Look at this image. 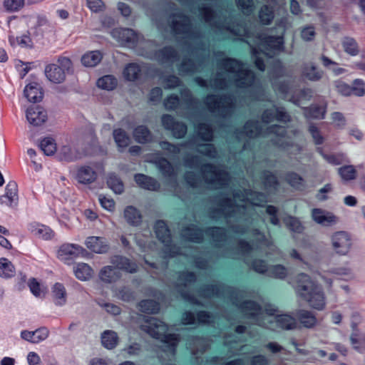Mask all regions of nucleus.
<instances>
[{
    "label": "nucleus",
    "mask_w": 365,
    "mask_h": 365,
    "mask_svg": "<svg viewBox=\"0 0 365 365\" xmlns=\"http://www.w3.org/2000/svg\"><path fill=\"white\" fill-rule=\"evenodd\" d=\"M241 309L245 314L249 316H257V324L259 326L274 329L277 327L284 329H294L298 327L296 319L289 314L277 315L272 317L274 312L267 311L266 313H261L260 307L254 302H245Z\"/></svg>",
    "instance_id": "obj_1"
},
{
    "label": "nucleus",
    "mask_w": 365,
    "mask_h": 365,
    "mask_svg": "<svg viewBox=\"0 0 365 365\" xmlns=\"http://www.w3.org/2000/svg\"><path fill=\"white\" fill-rule=\"evenodd\" d=\"M297 295L312 309L322 310L325 306V296L322 287L304 274L297 277Z\"/></svg>",
    "instance_id": "obj_2"
},
{
    "label": "nucleus",
    "mask_w": 365,
    "mask_h": 365,
    "mask_svg": "<svg viewBox=\"0 0 365 365\" xmlns=\"http://www.w3.org/2000/svg\"><path fill=\"white\" fill-rule=\"evenodd\" d=\"M142 329L153 338L159 339L168 344L173 349L178 342L175 334H167L168 327L161 321L155 318H150L141 325Z\"/></svg>",
    "instance_id": "obj_3"
},
{
    "label": "nucleus",
    "mask_w": 365,
    "mask_h": 365,
    "mask_svg": "<svg viewBox=\"0 0 365 365\" xmlns=\"http://www.w3.org/2000/svg\"><path fill=\"white\" fill-rule=\"evenodd\" d=\"M234 201L236 205H234L230 200L225 202L223 205L225 212L230 213V209H232V212L239 211L241 207H247L248 204L259 206L265 202V197L258 192H249L246 193L245 197L239 194L235 195Z\"/></svg>",
    "instance_id": "obj_4"
},
{
    "label": "nucleus",
    "mask_w": 365,
    "mask_h": 365,
    "mask_svg": "<svg viewBox=\"0 0 365 365\" xmlns=\"http://www.w3.org/2000/svg\"><path fill=\"white\" fill-rule=\"evenodd\" d=\"M208 109L213 113L225 116L232 111V101L227 97L208 96L206 98Z\"/></svg>",
    "instance_id": "obj_5"
},
{
    "label": "nucleus",
    "mask_w": 365,
    "mask_h": 365,
    "mask_svg": "<svg viewBox=\"0 0 365 365\" xmlns=\"http://www.w3.org/2000/svg\"><path fill=\"white\" fill-rule=\"evenodd\" d=\"M203 174L206 181L215 188L226 185L229 180L228 174L225 171L210 165L205 166Z\"/></svg>",
    "instance_id": "obj_6"
},
{
    "label": "nucleus",
    "mask_w": 365,
    "mask_h": 365,
    "mask_svg": "<svg viewBox=\"0 0 365 365\" xmlns=\"http://www.w3.org/2000/svg\"><path fill=\"white\" fill-rule=\"evenodd\" d=\"M331 244L336 253L344 255L350 250L351 245V237L346 232H336L331 236Z\"/></svg>",
    "instance_id": "obj_7"
},
{
    "label": "nucleus",
    "mask_w": 365,
    "mask_h": 365,
    "mask_svg": "<svg viewBox=\"0 0 365 365\" xmlns=\"http://www.w3.org/2000/svg\"><path fill=\"white\" fill-rule=\"evenodd\" d=\"M26 119L30 125L40 126L48 118L47 112L44 108L38 106H31L26 112Z\"/></svg>",
    "instance_id": "obj_8"
},
{
    "label": "nucleus",
    "mask_w": 365,
    "mask_h": 365,
    "mask_svg": "<svg viewBox=\"0 0 365 365\" xmlns=\"http://www.w3.org/2000/svg\"><path fill=\"white\" fill-rule=\"evenodd\" d=\"M312 216L315 222L322 226H331L338 221V217L334 213L320 208L313 209Z\"/></svg>",
    "instance_id": "obj_9"
},
{
    "label": "nucleus",
    "mask_w": 365,
    "mask_h": 365,
    "mask_svg": "<svg viewBox=\"0 0 365 365\" xmlns=\"http://www.w3.org/2000/svg\"><path fill=\"white\" fill-rule=\"evenodd\" d=\"M226 76L230 78H235V83L237 86H247L253 81V74L251 70H226Z\"/></svg>",
    "instance_id": "obj_10"
},
{
    "label": "nucleus",
    "mask_w": 365,
    "mask_h": 365,
    "mask_svg": "<svg viewBox=\"0 0 365 365\" xmlns=\"http://www.w3.org/2000/svg\"><path fill=\"white\" fill-rule=\"evenodd\" d=\"M111 34L113 38L123 44L134 43L138 40L136 33L133 30L129 29H114L111 31Z\"/></svg>",
    "instance_id": "obj_11"
},
{
    "label": "nucleus",
    "mask_w": 365,
    "mask_h": 365,
    "mask_svg": "<svg viewBox=\"0 0 365 365\" xmlns=\"http://www.w3.org/2000/svg\"><path fill=\"white\" fill-rule=\"evenodd\" d=\"M295 316L299 323L305 328L311 329L318 324L317 317L310 311L299 309L296 312Z\"/></svg>",
    "instance_id": "obj_12"
},
{
    "label": "nucleus",
    "mask_w": 365,
    "mask_h": 365,
    "mask_svg": "<svg viewBox=\"0 0 365 365\" xmlns=\"http://www.w3.org/2000/svg\"><path fill=\"white\" fill-rule=\"evenodd\" d=\"M26 99L33 103H36L43 98V93L41 86L36 82H32L26 86L24 91Z\"/></svg>",
    "instance_id": "obj_13"
},
{
    "label": "nucleus",
    "mask_w": 365,
    "mask_h": 365,
    "mask_svg": "<svg viewBox=\"0 0 365 365\" xmlns=\"http://www.w3.org/2000/svg\"><path fill=\"white\" fill-rule=\"evenodd\" d=\"M49 334L48 330L42 327L34 331H23L21 334V338L31 343H38L45 340Z\"/></svg>",
    "instance_id": "obj_14"
},
{
    "label": "nucleus",
    "mask_w": 365,
    "mask_h": 365,
    "mask_svg": "<svg viewBox=\"0 0 365 365\" xmlns=\"http://www.w3.org/2000/svg\"><path fill=\"white\" fill-rule=\"evenodd\" d=\"M86 245L87 247L96 253H105L108 247L105 240L100 237H90L87 239Z\"/></svg>",
    "instance_id": "obj_15"
},
{
    "label": "nucleus",
    "mask_w": 365,
    "mask_h": 365,
    "mask_svg": "<svg viewBox=\"0 0 365 365\" xmlns=\"http://www.w3.org/2000/svg\"><path fill=\"white\" fill-rule=\"evenodd\" d=\"M76 178L80 183L90 184L96 180L97 174L92 168L82 166L78 170Z\"/></svg>",
    "instance_id": "obj_16"
},
{
    "label": "nucleus",
    "mask_w": 365,
    "mask_h": 365,
    "mask_svg": "<svg viewBox=\"0 0 365 365\" xmlns=\"http://www.w3.org/2000/svg\"><path fill=\"white\" fill-rule=\"evenodd\" d=\"M103 53L100 51H91L84 53L81 59L85 67H96L102 61Z\"/></svg>",
    "instance_id": "obj_17"
},
{
    "label": "nucleus",
    "mask_w": 365,
    "mask_h": 365,
    "mask_svg": "<svg viewBox=\"0 0 365 365\" xmlns=\"http://www.w3.org/2000/svg\"><path fill=\"white\" fill-rule=\"evenodd\" d=\"M134 178L136 183L144 189L157 190L160 187L159 183L154 178L143 174H136Z\"/></svg>",
    "instance_id": "obj_18"
},
{
    "label": "nucleus",
    "mask_w": 365,
    "mask_h": 365,
    "mask_svg": "<svg viewBox=\"0 0 365 365\" xmlns=\"http://www.w3.org/2000/svg\"><path fill=\"white\" fill-rule=\"evenodd\" d=\"M278 120L287 121L289 120V116L283 108H276L275 110H265L262 115V120L265 123H269L274 118Z\"/></svg>",
    "instance_id": "obj_19"
},
{
    "label": "nucleus",
    "mask_w": 365,
    "mask_h": 365,
    "mask_svg": "<svg viewBox=\"0 0 365 365\" xmlns=\"http://www.w3.org/2000/svg\"><path fill=\"white\" fill-rule=\"evenodd\" d=\"M282 44V39L279 37L269 36L264 38L262 42L259 44V49L266 55H270L267 46L273 51L280 49Z\"/></svg>",
    "instance_id": "obj_20"
},
{
    "label": "nucleus",
    "mask_w": 365,
    "mask_h": 365,
    "mask_svg": "<svg viewBox=\"0 0 365 365\" xmlns=\"http://www.w3.org/2000/svg\"><path fill=\"white\" fill-rule=\"evenodd\" d=\"M112 263L116 268L125 270L130 273L135 272L137 269V265L135 263L130 262L128 259L123 257H114L112 259Z\"/></svg>",
    "instance_id": "obj_21"
},
{
    "label": "nucleus",
    "mask_w": 365,
    "mask_h": 365,
    "mask_svg": "<svg viewBox=\"0 0 365 365\" xmlns=\"http://www.w3.org/2000/svg\"><path fill=\"white\" fill-rule=\"evenodd\" d=\"M118 341V337L113 331L106 330L101 335V343L108 349H112L115 347Z\"/></svg>",
    "instance_id": "obj_22"
},
{
    "label": "nucleus",
    "mask_w": 365,
    "mask_h": 365,
    "mask_svg": "<svg viewBox=\"0 0 365 365\" xmlns=\"http://www.w3.org/2000/svg\"><path fill=\"white\" fill-rule=\"evenodd\" d=\"M17 199V185L15 182H9L6 187V194L2 197V203L11 206L12 202Z\"/></svg>",
    "instance_id": "obj_23"
},
{
    "label": "nucleus",
    "mask_w": 365,
    "mask_h": 365,
    "mask_svg": "<svg viewBox=\"0 0 365 365\" xmlns=\"http://www.w3.org/2000/svg\"><path fill=\"white\" fill-rule=\"evenodd\" d=\"M155 230L158 238L163 243H168L170 242V231L163 221L156 222Z\"/></svg>",
    "instance_id": "obj_24"
},
{
    "label": "nucleus",
    "mask_w": 365,
    "mask_h": 365,
    "mask_svg": "<svg viewBox=\"0 0 365 365\" xmlns=\"http://www.w3.org/2000/svg\"><path fill=\"white\" fill-rule=\"evenodd\" d=\"M113 135L115 142L119 148H124L127 147L130 143L129 136L123 130L120 128L114 130Z\"/></svg>",
    "instance_id": "obj_25"
},
{
    "label": "nucleus",
    "mask_w": 365,
    "mask_h": 365,
    "mask_svg": "<svg viewBox=\"0 0 365 365\" xmlns=\"http://www.w3.org/2000/svg\"><path fill=\"white\" fill-rule=\"evenodd\" d=\"M182 235L184 238L192 242H198L202 238V231L195 226L183 230Z\"/></svg>",
    "instance_id": "obj_26"
},
{
    "label": "nucleus",
    "mask_w": 365,
    "mask_h": 365,
    "mask_svg": "<svg viewBox=\"0 0 365 365\" xmlns=\"http://www.w3.org/2000/svg\"><path fill=\"white\" fill-rule=\"evenodd\" d=\"M96 84L101 89L111 91L116 87L117 81L113 76L108 75L100 78Z\"/></svg>",
    "instance_id": "obj_27"
},
{
    "label": "nucleus",
    "mask_w": 365,
    "mask_h": 365,
    "mask_svg": "<svg viewBox=\"0 0 365 365\" xmlns=\"http://www.w3.org/2000/svg\"><path fill=\"white\" fill-rule=\"evenodd\" d=\"M124 217L127 222L131 225H138L141 220V215L136 208L128 206L124 211Z\"/></svg>",
    "instance_id": "obj_28"
},
{
    "label": "nucleus",
    "mask_w": 365,
    "mask_h": 365,
    "mask_svg": "<svg viewBox=\"0 0 365 365\" xmlns=\"http://www.w3.org/2000/svg\"><path fill=\"white\" fill-rule=\"evenodd\" d=\"M133 137L140 143H146L151 139L150 131L143 125H140L134 130Z\"/></svg>",
    "instance_id": "obj_29"
},
{
    "label": "nucleus",
    "mask_w": 365,
    "mask_h": 365,
    "mask_svg": "<svg viewBox=\"0 0 365 365\" xmlns=\"http://www.w3.org/2000/svg\"><path fill=\"white\" fill-rule=\"evenodd\" d=\"M75 274L81 280H88L93 275V270L87 264H78L75 270Z\"/></svg>",
    "instance_id": "obj_30"
},
{
    "label": "nucleus",
    "mask_w": 365,
    "mask_h": 365,
    "mask_svg": "<svg viewBox=\"0 0 365 365\" xmlns=\"http://www.w3.org/2000/svg\"><path fill=\"white\" fill-rule=\"evenodd\" d=\"M267 274L277 279H284L288 275L287 269L281 264H277L269 267Z\"/></svg>",
    "instance_id": "obj_31"
},
{
    "label": "nucleus",
    "mask_w": 365,
    "mask_h": 365,
    "mask_svg": "<svg viewBox=\"0 0 365 365\" xmlns=\"http://www.w3.org/2000/svg\"><path fill=\"white\" fill-rule=\"evenodd\" d=\"M47 78L53 83H61L66 78V73L63 70H46Z\"/></svg>",
    "instance_id": "obj_32"
},
{
    "label": "nucleus",
    "mask_w": 365,
    "mask_h": 365,
    "mask_svg": "<svg viewBox=\"0 0 365 365\" xmlns=\"http://www.w3.org/2000/svg\"><path fill=\"white\" fill-rule=\"evenodd\" d=\"M14 267L11 262L6 258L0 259V275L5 277H10L14 274Z\"/></svg>",
    "instance_id": "obj_33"
},
{
    "label": "nucleus",
    "mask_w": 365,
    "mask_h": 365,
    "mask_svg": "<svg viewBox=\"0 0 365 365\" xmlns=\"http://www.w3.org/2000/svg\"><path fill=\"white\" fill-rule=\"evenodd\" d=\"M40 147L46 155H53L57 149L54 140L51 138H45L42 140Z\"/></svg>",
    "instance_id": "obj_34"
},
{
    "label": "nucleus",
    "mask_w": 365,
    "mask_h": 365,
    "mask_svg": "<svg viewBox=\"0 0 365 365\" xmlns=\"http://www.w3.org/2000/svg\"><path fill=\"white\" fill-rule=\"evenodd\" d=\"M140 309L145 313L154 314L158 312L159 305L153 300H143L139 304Z\"/></svg>",
    "instance_id": "obj_35"
},
{
    "label": "nucleus",
    "mask_w": 365,
    "mask_h": 365,
    "mask_svg": "<svg viewBox=\"0 0 365 365\" xmlns=\"http://www.w3.org/2000/svg\"><path fill=\"white\" fill-rule=\"evenodd\" d=\"M324 158L329 163L338 165L344 163L349 162L348 158L346 157L344 153H339L332 155H326L322 153Z\"/></svg>",
    "instance_id": "obj_36"
},
{
    "label": "nucleus",
    "mask_w": 365,
    "mask_h": 365,
    "mask_svg": "<svg viewBox=\"0 0 365 365\" xmlns=\"http://www.w3.org/2000/svg\"><path fill=\"white\" fill-rule=\"evenodd\" d=\"M285 225L292 231L300 233L303 231V226L299 220L294 217L289 216L284 219Z\"/></svg>",
    "instance_id": "obj_37"
},
{
    "label": "nucleus",
    "mask_w": 365,
    "mask_h": 365,
    "mask_svg": "<svg viewBox=\"0 0 365 365\" xmlns=\"http://www.w3.org/2000/svg\"><path fill=\"white\" fill-rule=\"evenodd\" d=\"M339 173L345 181L354 180L356 176V170L353 165L343 166L339 169Z\"/></svg>",
    "instance_id": "obj_38"
},
{
    "label": "nucleus",
    "mask_w": 365,
    "mask_h": 365,
    "mask_svg": "<svg viewBox=\"0 0 365 365\" xmlns=\"http://www.w3.org/2000/svg\"><path fill=\"white\" fill-rule=\"evenodd\" d=\"M343 47L346 53L352 56L359 53L358 44L353 38L346 37L343 41Z\"/></svg>",
    "instance_id": "obj_39"
},
{
    "label": "nucleus",
    "mask_w": 365,
    "mask_h": 365,
    "mask_svg": "<svg viewBox=\"0 0 365 365\" xmlns=\"http://www.w3.org/2000/svg\"><path fill=\"white\" fill-rule=\"evenodd\" d=\"M259 17L263 24H269L274 19L272 8L268 6H263L259 11Z\"/></svg>",
    "instance_id": "obj_40"
},
{
    "label": "nucleus",
    "mask_w": 365,
    "mask_h": 365,
    "mask_svg": "<svg viewBox=\"0 0 365 365\" xmlns=\"http://www.w3.org/2000/svg\"><path fill=\"white\" fill-rule=\"evenodd\" d=\"M73 66L72 61L70 58L64 56H60L58 57L56 63L48 64L46 68H70Z\"/></svg>",
    "instance_id": "obj_41"
},
{
    "label": "nucleus",
    "mask_w": 365,
    "mask_h": 365,
    "mask_svg": "<svg viewBox=\"0 0 365 365\" xmlns=\"http://www.w3.org/2000/svg\"><path fill=\"white\" fill-rule=\"evenodd\" d=\"M36 236L43 240H50L53 236V231L45 225H40L32 231Z\"/></svg>",
    "instance_id": "obj_42"
},
{
    "label": "nucleus",
    "mask_w": 365,
    "mask_h": 365,
    "mask_svg": "<svg viewBox=\"0 0 365 365\" xmlns=\"http://www.w3.org/2000/svg\"><path fill=\"white\" fill-rule=\"evenodd\" d=\"M107 183L110 189L115 193L120 194L123 191V184L121 180L115 175H109Z\"/></svg>",
    "instance_id": "obj_43"
},
{
    "label": "nucleus",
    "mask_w": 365,
    "mask_h": 365,
    "mask_svg": "<svg viewBox=\"0 0 365 365\" xmlns=\"http://www.w3.org/2000/svg\"><path fill=\"white\" fill-rule=\"evenodd\" d=\"M81 250L82 248L80 246L73 244H66L60 247L58 254L61 256L75 255L78 254Z\"/></svg>",
    "instance_id": "obj_44"
},
{
    "label": "nucleus",
    "mask_w": 365,
    "mask_h": 365,
    "mask_svg": "<svg viewBox=\"0 0 365 365\" xmlns=\"http://www.w3.org/2000/svg\"><path fill=\"white\" fill-rule=\"evenodd\" d=\"M101 279L106 282L114 281L117 278L116 270L110 266L105 267L101 272Z\"/></svg>",
    "instance_id": "obj_45"
},
{
    "label": "nucleus",
    "mask_w": 365,
    "mask_h": 365,
    "mask_svg": "<svg viewBox=\"0 0 365 365\" xmlns=\"http://www.w3.org/2000/svg\"><path fill=\"white\" fill-rule=\"evenodd\" d=\"M52 292L54 297L58 300L59 304H63L66 302V292L64 287L61 284H55L53 287Z\"/></svg>",
    "instance_id": "obj_46"
},
{
    "label": "nucleus",
    "mask_w": 365,
    "mask_h": 365,
    "mask_svg": "<svg viewBox=\"0 0 365 365\" xmlns=\"http://www.w3.org/2000/svg\"><path fill=\"white\" fill-rule=\"evenodd\" d=\"M156 165L165 176H170L173 174V168L166 159H160L156 162Z\"/></svg>",
    "instance_id": "obj_47"
},
{
    "label": "nucleus",
    "mask_w": 365,
    "mask_h": 365,
    "mask_svg": "<svg viewBox=\"0 0 365 365\" xmlns=\"http://www.w3.org/2000/svg\"><path fill=\"white\" fill-rule=\"evenodd\" d=\"M197 135L205 141H210L212 138V132L207 124H200L197 128Z\"/></svg>",
    "instance_id": "obj_48"
},
{
    "label": "nucleus",
    "mask_w": 365,
    "mask_h": 365,
    "mask_svg": "<svg viewBox=\"0 0 365 365\" xmlns=\"http://www.w3.org/2000/svg\"><path fill=\"white\" fill-rule=\"evenodd\" d=\"M244 134L249 137L253 138L257 136L259 133L257 122H247L244 127Z\"/></svg>",
    "instance_id": "obj_49"
},
{
    "label": "nucleus",
    "mask_w": 365,
    "mask_h": 365,
    "mask_svg": "<svg viewBox=\"0 0 365 365\" xmlns=\"http://www.w3.org/2000/svg\"><path fill=\"white\" fill-rule=\"evenodd\" d=\"M60 155L66 160H71L78 158V153L69 145L63 146L60 150Z\"/></svg>",
    "instance_id": "obj_50"
},
{
    "label": "nucleus",
    "mask_w": 365,
    "mask_h": 365,
    "mask_svg": "<svg viewBox=\"0 0 365 365\" xmlns=\"http://www.w3.org/2000/svg\"><path fill=\"white\" fill-rule=\"evenodd\" d=\"M4 6L7 11H17L24 6V0H4Z\"/></svg>",
    "instance_id": "obj_51"
},
{
    "label": "nucleus",
    "mask_w": 365,
    "mask_h": 365,
    "mask_svg": "<svg viewBox=\"0 0 365 365\" xmlns=\"http://www.w3.org/2000/svg\"><path fill=\"white\" fill-rule=\"evenodd\" d=\"M325 107L324 106H312L306 113V115L309 118H322L324 116Z\"/></svg>",
    "instance_id": "obj_52"
},
{
    "label": "nucleus",
    "mask_w": 365,
    "mask_h": 365,
    "mask_svg": "<svg viewBox=\"0 0 365 365\" xmlns=\"http://www.w3.org/2000/svg\"><path fill=\"white\" fill-rule=\"evenodd\" d=\"M302 76L304 80L316 81L322 78V73L317 70H304Z\"/></svg>",
    "instance_id": "obj_53"
},
{
    "label": "nucleus",
    "mask_w": 365,
    "mask_h": 365,
    "mask_svg": "<svg viewBox=\"0 0 365 365\" xmlns=\"http://www.w3.org/2000/svg\"><path fill=\"white\" fill-rule=\"evenodd\" d=\"M30 290L36 297H42L44 295L45 292L41 287L40 284L35 279H32L29 284Z\"/></svg>",
    "instance_id": "obj_54"
},
{
    "label": "nucleus",
    "mask_w": 365,
    "mask_h": 365,
    "mask_svg": "<svg viewBox=\"0 0 365 365\" xmlns=\"http://www.w3.org/2000/svg\"><path fill=\"white\" fill-rule=\"evenodd\" d=\"M172 133L175 138H181L187 133V127L184 123L178 122L172 128Z\"/></svg>",
    "instance_id": "obj_55"
},
{
    "label": "nucleus",
    "mask_w": 365,
    "mask_h": 365,
    "mask_svg": "<svg viewBox=\"0 0 365 365\" xmlns=\"http://www.w3.org/2000/svg\"><path fill=\"white\" fill-rule=\"evenodd\" d=\"M198 151L200 153L204 154L208 157H215L216 155V150L212 145L211 144H202L199 145Z\"/></svg>",
    "instance_id": "obj_56"
},
{
    "label": "nucleus",
    "mask_w": 365,
    "mask_h": 365,
    "mask_svg": "<svg viewBox=\"0 0 365 365\" xmlns=\"http://www.w3.org/2000/svg\"><path fill=\"white\" fill-rule=\"evenodd\" d=\"M16 43L23 48H32L33 42L30 36L24 34L16 38Z\"/></svg>",
    "instance_id": "obj_57"
},
{
    "label": "nucleus",
    "mask_w": 365,
    "mask_h": 365,
    "mask_svg": "<svg viewBox=\"0 0 365 365\" xmlns=\"http://www.w3.org/2000/svg\"><path fill=\"white\" fill-rule=\"evenodd\" d=\"M87 6L93 12H99L104 9V4L101 0H87Z\"/></svg>",
    "instance_id": "obj_58"
},
{
    "label": "nucleus",
    "mask_w": 365,
    "mask_h": 365,
    "mask_svg": "<svg viewBox=\"0 0 365 365\" xmlns=\"http://www.w3.org/2000/svg\"><path fill=\"white\" fill-rule=\"evenodd\" d=\"M352 88V94L357 96H362L365 93L364 83L360 80H356Z\"/></svg>",
    "instance_id": "obj_59"
},
{
    "label": "nucleus",
    "mask_w": 365,
    "mask_h": 365,
    "mask_svg": "<svg viewBox=\"0 0 365 365\" xmlns=\"http://www.w3.org/2000/svg\"><path fill=\"white\" fill-rule=\"evenodd\" d=\"M162 124L163 127L167 130H172V128L175 126L178 122H175L173 118L170 115H163L161 118Z\"/></svg>",
    "instance_id": "obj_60"
},
{
    "label": "nucleus",
    "mask_w": 365,
    "mask_h": 365,
    "mask_svg": "<svg viewBox=\"0 0 365 365\" xmlns=\"http://www.w3.org/2000/svg\"><path fill=\"white\" fill-rule=\"evenodd\" d=\"M164 104L168 110L175 109L179 105V98L178 96H171L165 101Z\"/></svg>",
    "instance_id": "obj_61"
},
{
    "label": "nucleus",
    "mask_w": 365,
    "mask_h": 365,
    "mask_svg": "<svg viewBox=\"0 0 365 365\" xmlns=\"http://www.w3.org/2000/svg\"><path fill=\"white\" fill-rule=\"evenodd\" d=\"M309 131L315 141L316 144L320 145L324 141V138L321 135L318 128L313 125H309Z\"/></svg>",
    "instance_id": "obj_62"
},
{
    "label": "nucleus",
    "mask_w": 365,
    "mask_h": 365,
    "mask_svg": "<svg viewBox=\"0 0 365 365\" xmlns=\"http://www.w3.org/2000/svg\"><path fill=\"white\" fill-rule=\"evenodd\" d=\"M237 4L245 14H249L252 11V0H238Z\"/></svg>",
    "instance_id": "obj_63"
},
{
    "label": "nucleus",
    "mask_w": 365,
    "mask_h": 365,
    "mask_svg": "<svg viewBox=\"0 0 365 365\" xmlns=\"http://www.w3.org/2000/svg\"><path fill=\"white\" fill-rule=\"evenodd\" d=\"M302 38L304 41H311L314 38L315 36V31L314 27L307 26L302 29Z\"/></svg>",
    "instance_id": "obj_64"
}]
</instances>
